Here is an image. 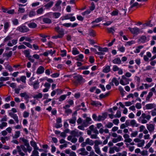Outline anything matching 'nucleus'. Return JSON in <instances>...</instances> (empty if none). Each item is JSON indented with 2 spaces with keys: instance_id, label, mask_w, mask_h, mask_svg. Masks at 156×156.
<instances>
[{
  "instance_id": "27",
  "label": "nucleus",
  "mask_w": 156,
  "mask_h": 156,
  "mask_svg": "<svg viewBox=\"0 0 156 156\" xmlns=\"http://www.w3.org/2000/svg\"><path fill=\"white\" fill-rule=\"evenodd\" d=\"M43 97V94L41 93H39L37 94L34 95L33 96V97L34 98L38 99V98H41Z\"/></svg>"
},
{
  "instance_id": "47",
  "label": "nucleus",
  "mask_w": 156,
  "mask_h": 156,
  "mask_svg": "<svg viewBox=\"0 0 156 156\" xmlns=\"http://www.w3.org/2000/svg\"><path fill=\"white\" fill-rule=\"evenodd\" d=\"M118 156H127V152L126 151H123L122 153H119L117 154Z\"/></svg>"
},
{
  "instance_id": "45",
  "label": "nucleus",
  "mask_w": 156,
  "mask_h": 156,
  "mask_svg": "<svg viewBox=\"0 0 156 156\" xmlns=\"http://www.w3.org/2000/svg\"><path fill=\"white\" fill-rule=\"evenodd\" d=\"M89 35L90 36H92L93 37H94L95 36V32L94 30L90 29L89 31Z\"/></svg>"
},
{
  "instance_id": "56",
  "label": "nucleus",
  "mask_w": 156,
  "mask_h": 156,
  "mask_svg": "<svg viewBox=\"0 0 156 156\" xmlns=\"http://www.w3.org/2000/svg\"><path fill=\"white\" fill-rule=\"evenodd\" d=\"M12 54V51H10L8 53H4L3 54V56H6L8 58L10 57H11Z\"/></svg>"
},
{
  "instance_id": "51",
  "label": "nucleus",
  "mask_w": 156,
  "mask_h": 156,
  "mask_svg": "<svg viewBox=\"0 0 156 156\" xmlns=\"http://www.w3.org/2000/svg\"><path fill=\"white\" fill-rule=\"evenodd\" d=\"M53 17L55 19L58 18L61 15V14L59 12H54L53 13Z\"/></svg>"
},
{
  "instance_id": "62",
  "label": "nucleus",
  "mask_w": 156,
  "mask_h": 156,
  "mask_svg": "<svg viewBox=\"0 0 156 156\" xmlns=\"http://www.w3.org/2000/svg\"><path fill=\"white\" fill-rule=\"evenodd\" d=\"M23 44L30 48H32V45H31L29 43L26 42H23Z\"/></svg>"
},
{
  "instance_id": "1",
  "label": "nucleus",
  "mask_w": 156,
  "mask_h": 156,
  "mask_svg": "<svg viewBox=\"0 0 156 156\" xmlns=\"http://www.w3.org/2000/svg\"><path fill=\"white\" fill-rule=\"evenodd\" d=\"M151 116L150 115H147L145 113H143L141 116L139 117L138 120L142 124H145L151 119Z\"/></svg>"
},
{
  "instance_id": "14",
  "label": "nucleus",
  "mask_w": 156,
  "mask_h": 156,
  "mask_svg": "<svg viewBox=\"0 0 156 156\" xmlns=\"http://www.w3.org/2000/svg\"><path fill=\"white\" fill-rule=\"evenodd\" d=\"M44 68L43 66H40L37 68L36 73L38 74H42L44 73Z\"/></svg>"
},
{
  "instance_id": "29",
  "label": "nucleus",
  "mask_w": 156,
  "mask_h": 156,
  "mask_svg": "<svg viewBox=\"0 0 156 156\" xmlns=\"http://www.w3.org/2000/svg\"><path fill=\"white\" fill-rule=\"evenodd\" d=\"M122 137L121 136H119L117 138H113L112 139V142L114 143H117L120 141L122 140Z\"/></svg>"
},
{
  "instance_id": "37",
  "label": "nucleus",
  "mask_w": 156,
  "mask_h": 156,
  "mask_svg": "<svg viewBox=\"0 0 156 156\" xmlns=\"http://www.w3.org/2000/svg\"><path fill=\"white\" fill-rule=\"evenodd\" d=\"M36 12L34 10H32L29 12V16L30 17H32L36 15Z\"/></svg>"
},
{
  "instance_id": "40",
  "label": "nucleus",
  "mask_w": 156,
  "mask_h": 156,
  "mask_svg": "<svg viewBox=\"0 0 156 156\" xmlns=\"http://www.w3.org/2000/svg\"><path fill=\"white\" fill-rule=\"evenodd\" d=\"M112 80V82L114 83L116 86H117L119 84V81L117 80L116 78L114 77Z\"/></svg>"
},
{
  "instance_id": "21",
  "label": "nucleus",
  "mask_w": 156,
  "mask_h": 156,
  "mask_svg": "<svg viewBox=\"0 0 156 156\" xmlns=\"http://www.w3.org/2000/svg\"><path fill=\"white\" fill-rule=\"evenodd\" d=\"M91 104L93 106H95L96 107L98 106L99 105L100 106L102 105V104L98 101H92L91 102Z\"/></svg>"
},
{
  "instance_id": "64",
  "label": "nucleus",
  "mask_w": 156,
  "mask_h": 156,
  "mask_svg": "<svg viewBox=\"0 0 156 156\" xmlns=\"http://www.w3.org/2000/svg\"><path fill=\"white\" fill-rule=\"evenodd\" d=\"M113 125L112 123L109 122L105 125V126L108 128H110L112 127Z\"/></svg>"
},
{
  "instance_id": "31",
  "label": "nucleus",
  "mask_w": 156,
  "mask_h": 156,
  "mask_svg": "<svg viewBox=\"0 0 156 156\" xmlns=\"http://www.w3.org/2000/svg\"><path fill=\"white\" fill-rule=\"evenodd\" d=\"M94 148L95 152L98 154H100L101 152L100 148L99 146H94Z\"/></svg>"
},
{
  "instance_id": "18",
  "label": "nucleus",
  "mask_w": 156,
  "mask_h": 156,
  "mask_svg": "<svg viewBox=\"0 0 156 156\" xmlns=\"http://www.w3.org/2000/svg\"><path fill=\"white\" fill-rule=\"evenodd\" d=\"M94 47L97 48L99 51H108V49L107 48H102L100 46L97 45H95Z\"/></svg>"
},
{
  "instance_id": "3",
  "label": "nucleus",
  "mask_w": 156,
  "mask_h": 156,
  "mask_svg": "<svg viewBox=\"0 0 156 156\" xmlns=\"http://www.w3.org/2000/svg\"><path fill=\"white\" fill-rule=\"evenodd\" d=\"M17 30L22 33L27 32L29 30V28L25 25H22L17 28Z\"/></svg>"
},
{
  "instance_id": "35",
  "label": "nucleus",
  "mask_w": 156,
  "mask_h": 156,
  "mask_svg": "<svg viewBox=\"0 0 156 156\" xmlns=\"http://www.w3.org/2000/svg\"><path fill=\"white\" fill-rule=\"evenodd\" d=\"M73 55H76L79 54V52L78 51L77 49L76 48H73L72 51Z\"/></svg>"
},
{
  "instance_id": "19",
  "label": "nucleus",
  "mask_w": 156,
  "mask_h": 156,
  "mask_svg": "<svg viewBox=\"0 0 156 156\" xmlns=\"http://www.w3.org/2000/svg\"><path fill=\"white\" fill-rule=\"evenodd\" d=\"M113 63L115 64H120L121 63V61L119 58H115L112 61Z\"/></svg>"
},
{
  "instance_id": "63",
  "label": "nucleus",
  "mask_w": 156,
  "mask_h": 156,
  "mask_svg": "<svg viewBox=\"0 0 156 156\" xmlns=\"http://www.w3.org/2000/svg\"><path fill=\"white\" fill-rule=\"evenodd\" d=\"M12 38L11 36H8L5 38L4 42H6L7 41L10 40L12 39Z\"/></svg>"
},
{
  "instance_id": "50",
  "label": "nucleus",
  "mask_w": 156,
  "mask_h": 156,
  "mask_svg": "<svg viewBox=\"0 0 156 156\" xmlns=\"http://www.w3.org/2000/svg\"><path fill=\"white\" fill-rule=\"evenodd\" d=\"M140 154L142 156H147L148 155V153L147 151L143 150L141 151Z\"/></svg>"
},
{
  "instance_id": "26",
  "label": "nucleus",
  "mask_w": 156,
  "mask_h": 156,
  "mask_svg": "<svg viewBox=\"0 0 156 156\" xmlns=\"http://www.w3.org/2000/svg\"><path fill=\"white\" fill-rule=\"evenodd\" d=\"M43 21L46 23H51L52 22L51 20L48 18H44L43 19Z\"/></svg>"
},
{
  "instance_id": "12",
  "label": "nucleus",
  "mask_w": 156,
  "mask_h": 156,
  "mask_svg": "<svg viewBox=\"0 0 156 156\" xmlns=\"http://www.w3.org/2000/svg\"><path fill=\"white\" fill-rule=\"evenodd\" d=\"M67 140L69 141H71L73 143H75L77 141V139L72 135L68 136Z\"/></svg>"
},
{
  "instance_id": "53",
  "label": "nucleus",
  "mask_w": 156,
  "mask_h": 156,
  "mask_svg": "<svg viewBox=\"0 0 156 156\" xmlns=\"http://www.w3.org/2000/svg\"><path fill=\"white\" fill-rule=\"evenodd\" d=\"M23 53L26 57H28L30 55V52L29 50H26L24 51Z\"/></svg>"
},
{
  "instance_id": "20",
  "label": "nucleus",
  "mask_w": 156,
  "mask_h": 156,
  "mask_svg": "<svg viewBox=\"0 0 156 156\" xmlns=\"http://www.w3.org/2000/svg\"><path fill=\"white\" fill-rule=\"evenodd\" d=\"M20 95L21 97H24L26 100H27L29 98V96L28 95L26 92H25L20 94Z\"/></svg>"
},
{
  "instance_id": "33",
  "label": "nucleus",
  "mask_w": 156,
  "mask_h": 156,
  "mask_svg": "<svg viewBox=\"0 0 156 156\" xmlns=\"http://www.w3.org/2000/svg\"><path fill=\"white\" fill-rule=\"evenodd\" d=\"M143 46L142 45H140L137 47L136 49V50L134 51L135 53H139L140 52V50L143 48Z\"/></svg>"
},
{
  "instance_id": "44",
  "label": "nucleus",
  "mask_w": 156,
  "mask_h": 156,
  "mask_svg": "<svg viewBox=\"0 0 156 156\" xmlns=\"http://www.w3.org/2000/svg\"><path fill=\"white\" fill-rule=\"evenodd\" d=\"M12 118H13L14 119L17 123H18L19 120L18 117L16 114H14Z\"/></svg>"
},
{
  "instance_id": "5",
  "label": "nucleus",
  "mask_w": 156,
  "mask_h": 156,
  "mask_svg": "<svg viewBox=\"0 0 156 156\" xmlns=\"http://www.w3.org/2000/svg\"><path fill=\"white\" fill-rule=\"evenodd\" d=\"M70 134L71 135L73 136L79 137L80 135H82L83 133L79 131L76 129H75L71 131Z\"/></svg>"
},
{
  "instance_id": "10",
  "label": "nucleus",
  "mask_w": 156,
  "mask_h": 156,
  "mask_svg": "<svg viewBox=\"0 0 156 156\" xmlns=\"http://www.w3.org/2000/svg\"><path fill=\"white\" fill-rule=\"evenodd\" d=\"M74 78L75 81L78 82H84V80L82 76L77 75L74 76Z\"/></svg>"
},
{
  "instance_id": "43",
  "label": "nucleus",
  "mask_w": 156,
  "mask_h": 156,
  "mask_svg": "<svg viewBox=\"0 0 156 156\" xmlns=\"http://www.w3.org/2000/svg\"><path fill=\"white\" fill-rule=\"evenodd\" d=\"M12 118H13L14 119L17 123H18L19 120L18 117L16 114H14Z\"/></svg>"
},
{
  "instance_id": "55",
  "label": "nucleus",
  "mask_w": 156,
  "mask_h": 156,
  "mask_svg": "<svg viewBox=\"0 0 156 156\" xmlns=\"http://www.w3.org/2000/svg\"><path fill=\"white\" fill-rule=\"evenodd\" d=\"M102 20V18L101 17H99L97 19H96L94 21H93L91 23H93L94 22H96V23H98L99 22L101 21Z\"/></svg>"
},
{
  "instance_id": "39",
  "label": "nucleus",
  "mask_w": 156,
  "mask_h": 156,
  "mask_svg": "<svg viewBox=\"0 0 156 156\" xmlns=\"http://www.w3.org/2000/svg\"><path fill=\"white\" fill-rule=\"evenodd\" d=\"M72 14H69L65 16H63L61 18L62 20H66L69 19L70 18V16H72Z\"/></svg>"
},
{
  "instance_id": "57",
  "label": "nucleus",
  "mask_w": 156,
  "mask_h": 156,
  "mask_svg": "<svg viewBox=\"0 0 156 156\" xmlns=\"http://www.w3.org/2000/svg\"><path fill=\"white\" fill-rule=\"evenodd\" d=\"M53 2H50L47 4L45 5V6L47 8H49L52 6L53 5Z\"/></svg>"
},
{
  "instance_id": "52",
  "label": "nucleus",
  "mask_w": 156,
  "mask_h": 156,
  "mask_svg": "<svg viewBox=\"0 0 156 156\" xmlns=\"http://www.w3.org/2000/svg\"><path fill=\"white\" fill-rule=\"evenodd\" d=\"M44 9L43 8H41L37 11V14H41L43 13Z\"/></svg>"
},
{
  "instance_id": "49",
  "label": "nucleus",
  "mask_w": 156,
  "mask_h": 156,
  "mask_svg": "<svg viewBox=\"0 0 156 156\" xmlns=\"http://www.w3.org/2000/svg\"><path fill=\"white\" fill-rule=\"evenodd\" d=\"M9 77H0V81L1 82L6 81L9 80Z\"/></svg>"
},
{
  "instance_id": "17",
  "label": "nucleus",
  "mask_w": 156,
  "mask_h": 156,
  "mask_svg": "<svg viewBox=\"0 0 156 156\" xmlns=\"http://www.w3.org/2000/svg\"><path fill=\"white\" fill-rule=\"evenodd\" d=\"M25 5H22V4H19V8L18 10V12L19 13H23L25 12V10L24 9L22 8V6H24Z\"/></svg>"
},
{
  "instance_id": "9",
  "label": "nucleus",
  "mask_w": 156,
  "mask_h": 156,
  "mask_svg": "<svg viewBox=\"0 0 156 156\" xmlns=\"http://www.w3.org/2000/svg\"><path fill=\"white\" fill-rule=\"evenodd\" d=\"M147 127L150 133L153 132L155 129V126L154 125L152 124H147Z\"/></svg>"
},
{
  "instance_id": "16",
  "label": "nucleus",
  "mask_w": 156,
  "mask_h": 156,
  "mask_svg": "<svg viewBox=\"0 0 156 156\" xmlns=\"http://www.w3.org/2000/svg\"><path fill=\"white\" fill-rule=\"evenodd\" d=\"M107 115L103 114L102 115H99L98 117V121H100L104 120L106 118Z\"/></svg>"
},
{
  "instance_id": "54",
  "label": "nucleus",
  "mask_w": 156,
  "mask_h": 156,
  "mask_svg": "<svg viewBox=\"0 0 156 156\" xmlns=\"http://www.w3.org/2000/svg\"><path fill=\"white\" fill-rule=\"evenodd\" d=\"M7 123L6 122H3L1 124H0V128L2 129L4 127H5L7 126Z\"/></svg>"
},
{
  "instance_id": "11",
  "label": "nucleus",
  "mask_w": 156,
  "mask_h": 156,
  "mask_svg": "<svg viewBox=\"0 0 156 156\" xmlns=\"http://www.w3.org/2000/svg\"><path fill=\"white\" fill-rule=\"evenodd\" d=\"M123 137L125 140H124V142L126 143H131L132 141V140L129 137V136L127 134H124Z\"/></svg>"
},
{
  "instance_id": "6",
  "label": "nucleus",
  "mask_w": 156,
  "mask_h": 156,
  "mask_svg": "<svg viewBox=\"0 0 156 156\" xmlns=\"http://www.w3.org/2000/svg\"><path fill=\"white\" fill-rule=\"evenodd\" d=\"M128 29L131 33L133 34L137 35L140 33V29L137 27H135L133 28L129 27Z\"/></svg>"
},
{
  "instance_id": "23",
  "label": "nucleus",
  "mask_w": 156,
  "mask_h": 156,
  "mask_svg": "<svg viewBox=\"0 0 156 156\" xmlns=\"http://www.w3.org/2000/svg\"><path fill=\"white\" fill-rule=\"evenodd\" d=\"M130 125L133 127H137L139 125L137 123L135 120H132L130 122Z\"/></svg>"
},
{
  "instance_id": "4",
  "label": "nucleus",
  "mask_w": 156,
  "mask_h": 156,
  "mask_svg": "<svg viewBox=\"0 0 156 156\" xmlns=\"http://www.w3.org/2000/svg\"><path fill=\"white\" fill-rule=\"evenodd\" d=\"M55 31L58 34V35L60 37V38H62L64 35V30L62 29H60L58 26L56 27L55 28Z\"/></svg>"
},
{
  "instance_id": "60",
  "label": "nucleus",
  "mask_w": 156,
  "mask_h": 156,
  "mask_svg": "<svg viewBox=\"0 0 156 156\" xmlns=\"http://www.w3.org/2000/svg\"><path fill=\"white\" fill-rule=\"evenodd\" d=\"M138 134V132L137 131H135L131 134V137H135Z\"/></svg>"
},
{
  "instance_id": "46",
  "label": "nucleus",
  "mask_w": 156,
  "mask_h": 156,
  "mask_svg": "<svg viewBox=\"0 0 156 156\" xmlns=\"http://www.w3.org/2000/svg\"><path fill=\"white\" fill-rule=\"evenodd\" d=\"M153 142V140H151L149 141V142L145 146L144 148L147 149L149 148L150 147Z\"/></svg>"
},
{
  "instance_id": "59",
  "label": "nucleus",
  "mask_w": 156,
  "mask_h": 156,
  "mask_svg": "<svg viewBox=\"0 0 156 156\" xmlns=\"http://www.w3.org/2000/svg\"><path fill=\"white\" fill-rule=\"evenodd\" d=\"M108 30L109 33L113 34L115 31L114 27H113L108 28Z\"/></svg>"
},
{
  "instance_id": "15",
  "label": "nucleus",
  "mask_w": 156,
  "mask_h": 156,
  "mask_svg": "<svg viewBox=\"0 0 156 156\" xmlns=\"http://www.w3.org/2000/svg\"><path fill=\"white\" fill-rule=\"evenodd\" d=\"M10 23L9 22H5L4 23V32L6 33L10 27Z\"/></svg>"
},
{
  "instance_id": "7",
  "label": "nucleus",
  "mask_w": 156,
  "mask_h": 156,
  "mask_svg": "<svg viewBox=\"0 0 156 156\" xmlns=\"http://www.w3.org/2000/svg\"><path fill=\"white\" fill-rule=\"evenodd\" d=\"M79 152V154L81 155H87L89 154V152L86 150L84 148H81L77 151Z\"/></svg>"
},
{
  "instance_id": "24",
  "label": "nucleus",
  "mask_w": 156,
  "mask_h": 156,
  "mask_svg": "<svg viewBox=\"0 0 156 156\" xmlns=\"http://www.w3.org/2000/svg\"><path fill=\"white\" fill-rule=\"evenodd\" d=\"M39 83L38 80L35 81L33 84H32L34 88V89H37L39 87Z\"/></svg>"
},
{
  "instance_id": "42",
  "label": "nucleus",
  "mask_w": 156,
  "mask_h": 156,
  "mask_svg": "<svg viewBox=\"0 0 156 156\" xmlns=\"http://www.w3.org/2000/svg\"><path fill=\"white\" fill-rule=\"evenodd\" d=\"M126 146L129 148V150L131 152L133 151L135 148V147L133 146H130L128 144H126Z\"/></svg>"
},
{
  "instance_id": "22",
  "label": "nucleus",
  "mask_w": 156,
  "mask_h": 156,
  "mask_svg": "<svg viewBox=\"0 0 156 156\" xmlns=\"http://www.w3.org/2000/svg\"><path fill=\"white\" fill-rule=\"evenodd\" d=\"M28 26L31 28H34L37 27V24L34 22H31L28 24Z\"/></svg>"
},
{
  "instance_id": "32",
  "label": "nucleus",
  "mask_w": 156,
  "mask_h": 156,
  "mask_svg": "<svg viewBox=\"0 0 156 156\" xmlns=\"http://www.w3.org/2000/svg\"><path fill=\"white\" fill-rule=\"evenodd\" d=\"M110 71V67L109 66H106L103 69V72L105 73H108Z\"/></svg>"
},
{
  "instance_id": "30",
  "label": "nucleus",
  "mask_w": 156,
  "mask_h": 156,
  "mask_svg": "<svg viewBox=\"0 0 156 156\" xmlns=\"http://www.w3.org/2000/svg\"><path fill=\"white\" fill-rule=\"evenodd\" d=\"M85 140L88 144L91 146H92L94 145V141L92 140H90V138H87Z\"/></svg>"
},
{
  "instance_id": "2",
  "label": "nucleus",
  "mask_w": 156,
  "mask_h": 156,
  "mask_svg": "<svg viewBox=\"0 0 156 156\" xmlns=\"http://www.w3.org/2000/svg\"><path fill=\"white\" fill-rule=\"evenodd\" d=\"M136 143H138L137 146L139 147H141L144 146L145 141L144 140H141L139 138H136L133 140Z\"/></svg>"
},
{
  "instance_id": "41",
  "label": "nucleus",
  "mask_w": 156,
  "mask_h": 156,
  "mask_svg": "<svg viewBox=\"0 0 156 156\" xmlns=\"http://www.w3.org/2000/svg\"><path fill=\"white\" fill-rule=\"evenodd\" d=\"M20 139L23 142L25 146L27 145H28V144H29L28 140L25 139L24 138H20Z\"/></svg>"
},
{
  "instance_id": "28",
  "label": "nucleus",
  "mask_w": 156,
  "mask_h": 156,
  "mask_svg": "<svg viewBox=\"0 0 156 156\" xmlns=\"http://www.w3.org/2000/svg\"><path fill=\"white\" fill-rule=\"evenodd\" d=\"M153 95V93L152 91L150 92L147 95V97L146 98V101H150V98L152 97Z\"/></svg>"
},
{
  "instance_id": "61",
  "label": "nucleus",
  "mask_w": 156,
  "mask_h": 156,
  "mask_svg": "<svg viewBox=\"0 0 156 156\" xmlns=\"http://www.w3.org/2000/svg\"><path fill=\"white\" fill-rule=\"evenodd\" d=\"M72 112V111L70 109H65V113L67 115L69 114H71Z\"/></svg>"
},
{
  "instance_id": "36",
  "label": "nucleus",
  "mask_w": 156,
  "mask_h": 156,
  "mask_svg": "<svg viewBox=\"0 0 156 156\" xmlns=\"http://www.w3.org/2000/svg\"><path fill=\"white\" fill-rule=\"evenodd\" d=\"M76 120V117L75 116L73 117L72 119H69V123L72 124H74L75 123Z\"/></svg>"
},
{
  "instance_id": "8",
  "label": "nucleus",
  "mask_w": 156,
  "mask_h": 156,
  "mask_svg": "<svg viewBox=\"0 0 156 156\" xmlns=\"http://www.w3.org/2000/svg\"><path fill=\"white\" fill-rule=\"evenodd\" d=\"M148 40L147 37L144 35H143L139 37L138 40V42L139 43H144L147 41Z\"/></svg>"
},
{
  "instance_id": "25",
  "label": "nucleus",
  "mask_w": 156,
  "mask_h": 156,
  "mask_svg": "<svg viewBox=\"0 0 156 156\" xmlns=\"http://www.w3.org/2000/svg\"><path fill=\"white\" fill-rule=\"evenodd\" d=\"M122 78L124 80L126 85L128 84L129 83V82L131 80L130 79L127 78L126 77H125V76H124V75L122 76Z\"/></svg>"
},
{
  "instance_id": "34",
  "label": "nucleus",
  "mask_w": 156,
  "mask_h": 156,
  "mask_svg": "<svg viewBox=\"0 0 156 156\" xmlns=\"http://www.w3.org/2000/svg\"><path fill=\"white\" fill-rule=\"evenodd\" d=\"M20 131H15L14 135L13 136V138L15 139L18 138L20 136Z\"/></svg>"
},
{
  "instance_id": "48",
  "label": "nucleus",
  "mask_w": 156,
  "mask_h": 156,
  "mask_svg": "<svg viewBox=\"0 0 156 156\" xmlns=\"http://www.w3.org/2000/svg\"><path fill=\"white\" fill-rule=\"evenodd\" d=\"M121 116V112L118 110L116 114L114 115V117L119 118Z\"/></svg>"
},
{
  "instance_id": "38",
  "label": "nucleus",
  "mask_w": 156,
  "mask_h": 156,
  "mask_svg": "<svg viewBox=\"0 0 156 156\" xmlns=\"http://www.w3.org/2000/svg\"><path fill=\"white\" fill-rule=\"evenodd\" d=\"M67 96V95H61L59 98V101L61 102L63 101L65 99Z\"/></svg>"
},
{
  "instance_id": "13",
  "label": "nucleus",
  "mask_w": 156,
  "mask_h": 156,
  "mask_svg": "<svg viewBox=\"0 0 156 156\" xmlns=\"http://www.w3.org/2000/svg\"><path fill=\"white\" fill-rule=\"evenodd\" d=\"M145 107L147 110L155 108L156 105L154 103H150L147 104Z\"/></svg>"
},
{
  "instance_id": "58",
  "label": "nucleus",
  "mask_w": 156,
  "mask_h": 156,
  "mask_svg": "<svg viewBox=\"0 0 156 156\" xmlns=\"http://www.w3.org/2000/svg\"><path fill=\"white\" fill-rule=\"evenodd\" d=\"M119 11L118 10H116L113 11L111 13V14L112 16H117L118 15Z\"/></svg>"
}]
</instances>
